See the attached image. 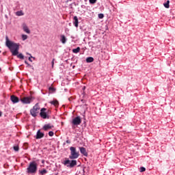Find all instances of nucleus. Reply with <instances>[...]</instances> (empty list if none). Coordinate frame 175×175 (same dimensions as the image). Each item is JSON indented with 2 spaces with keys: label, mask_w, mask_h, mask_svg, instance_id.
I'll use <instances>...</instances> for the list:
<instances>
[{
  "label": "nucleus",
  "mask_w": 175,
  "mask_h": 175,
  "mask_svg": "<svg viewBox=\"0 0 175 175\" xmlns=\"http://www.w3.org/2000/svg\"><path fill=\"white\" fill-rule=\"evenodd\" d=\"M2 116V112L0 111V117Z\"/></svg>",
  "instance_id": "nucleus-34"
},
{
  "label": "nucleus",
  "mask_w": 175,
  "mask_h": 175,
  "mask_svg": "<svg viewBox=\"0 0 175 175\" xmlns=\"http://www.w3.org/2000/svg\"><path fill=\"white\" fill-rule=\"evenodd\" d=\"M25 64H26V65H27V66H29V64L28 63V62L25 61Z\"/></svg>",
  "instance_id": "nucleus-32"
},
{
  "label": "nucleus",
  "mask_w": 175,
  "mask_h": 175,
  "mask_svg": "<svg viewBox=\"0 0 175 175\" xmlns=\"http://www.w3.org/2000/svg\"><path fill=\"white\" fill-rule=\"evenodd\" d=\"M86 62L88 64H91V62H94V57H89L86 58Z\"/></svg>",
  "instance_id": "nucleus-18"
},
{
  "label": "nucleus",
  "mask_w": 175,
  "mask_h": 175,
  "mask_svg": "<svg viewBox=\"0 0 175 175\" xmlns=\"http://www.w3.org/2000/svg\"><path fill=\"white\" fill-rule=\"evenodd\" d=\"M169 3H170V1L167 0L166 3H163V6L165 7L166 9H169V8H170V5H169Z\"/></svg>",
  "instance_id": "nucleus-19"
},
{
  "label": "nucleus",
  "mask_w": 175,
  "mask_h": 175,
  "mask_svg": "<svg viewBox=\"0 0 175 175\" xmlns=\"http://www.w3.org/2000/svg\"><path fill=\"white\" fill-rule=\"evenodd\" d=\"M38 172V163L36 161H31L26 170L27 174H36Z\"/></svg>",
  "instance_id": "nucleus-2"
},
{
  "label": "nucleus",
  "mask_w": 175,
  "mask_h": 175,
  "mask_svg": "<svg viewBox=\"0 0 175 175\" xmlns=\"http://www.w3.org/2000/svg\"><path fill=\"white\" fill-rule=\"evenodd\" d=\"M66 143H67V144H70V140L67 139V140L66 141Z\"/></svg>",
  "instance_id": "nucleus-30"
},
{
  "label": "nucleus",
  "mask_w": 175,
  "mask_h": 175,
  "mask_svg": "<svg viewBox=\"0 0 175 175\" xmlns=\"http://www.w3.org/2000/svg\"><path fill=\"white\" fill-rule=\"evenodd\" d=\"M39 110H40V107H39V104L36 103L33 109L30 110V114L32 117H36L38 116V113H39Z\"/></svg>",
  "instance_id": "nucleus-5"
},
{
  "label": "nucleus",
  "mask_w": 175,
  "mask_h": 175,
  "mask_svg": "<svg viewBox=\"0 0 175 175\" xmlns=\"http://www.w3.org/2000/svg\"><path fill=\"white\" fill-rule=\"evenodd\" d=\"M66 40H68V39H66V37H65L64 35H62L60 36V42H62L63 44H65V43H66Z\"/></svg>",
  "instance_id": "nucleus-16"
},
{
  "label": "nucleus",
  "mask_w": 175,
  "mask_h": 175,
  "mask_svg": "<svg viewBox=\"0 0 175 175\" xmlns=\"http://www.w3.org/2000/svg\"><path fill=\"white\" fill-rule=\"evenodd\" d=\"M49 103H51V105H53V106H55V107H58V106L59 105V103L57 100H53L52 101H50Z\"/></svg>",
  "instance_id": "nucleus-15"
},
{
  "label": "nucleus",
  "mask_w": 175,
  "mask_h": 175,
  "mask_svg": "<svg viewBox=\"0 0 175 175\" xmlns=\"http://www.w3.org/2000/svg\"><path fill=\"white\" fill-rule=\"evenodd\" d=\"M31 100H32L31 97H24L23 98L21 99V101L24 105H29V103H31Z\"/></svg>",
  "instance_id": "nucleus-8"
},
{
  "label": "nucleus",
  "mask_w": 175,
  "mask_h": 175,
  "mask_svg": "<svg viewBox=\"0 0 175 175\" xmlns=\"http://www.w3.org/2000/svg\"><path fill=\"white\" fill-rule=\"evenodd\" d=\"M10 100L12 102V103H18L20 102V99H18V97L12 95L10 96Z\"/></svg>",
  "instance_id": "nucleus-10"
},
{
  "label": "nucleus",
  "mask_w": 175,
  "mask_h": 175,
  "mask_svg": "<svg viewBox=\"0 0 175 175\" xmlns=\"http://www.w3.org/2000/svg\"><path fill=\"white\" fill-rule=\"evenodd\" d=\"M0 53H1V51H0Z\"/></svg>",
  "instance_id": "nucleus-37"
},
{
  "label": "nucleus",
  "mask_w": 175,
  "mask_h": 175,
  "mask_svg": "<svg viewBox=\"0 0 175 175\" xmlns=\"http://www.w3.org/2000/svg\"><path fill=\"white\" fill-rule=\"evenodd\" d=\"M5 46H7L10 50L12 55H17L18 54V50L20 49V44H17L13 41L9 40V37H5Z\"/></svg>",
  "instance_id": "nucleus-1"
},
{
  "label": "nucleus",
  "mask_w": 175,
  "mask_h": 175,
  "mask_svg": "<svg viewBox=\"0 0 175 175\" xmlns=\"http://www.w3.org/2000/svg\"><path fill=\"white\" fill-rule=\"evenodd\" d=\"M27 39H28V36H27L25 34H23L22 35V40H27Z\"/></svg>",
  "instance_id": "nucleus-23"
},
{
  "label": "nucleus",
  "mask_w": 175,
  "mask_h": 175,
  "mask_svg": "<svg viewBox=\"0 0 175 175\" xmlns=\"http://www.w3.org/2000/svg\"><path fill=\"white\" fill-rule=\"evenodd\" d=\"M52 66H54V61L52 62Z\"/></svg>",
  "instance_id": "nucleus-33"
},
{
  "label": "nucleus",
  "mask_w": 175,
  "mask_h": 175,
  "mask_svg": "<svg viewBox=\"0 0 175 175\" xmlns=\"http://www.w3.org/2000/svg\"><path fill=\"white\" fill-rule=\"evenodd\" d=\"M73 24L75 25V27H76V28H77L79 27V18H77V16H74L73 18Z\"/></svg>",
  "instance_id": "nucleus-13"
},
{
  "label": "nucleus",
  "mask_w": 175,
  "mask_h": 175,
  "mask_svg": "<svg viewBox=\"0 0 175 175\" xmlns=\"http://www.w3.org/2000/svg\"><path fill=\"white\" fill-rule=\"evenodd\" d=\"M49 91H55V89H54V88H49Z\"/></svg>",
  "instance_id": "nucleus-29"
},
{
  "label": "nucleus",
  "mask_w": 175,
  "mask_h": 175,
  "mask_svg": "<svg viewBox=\"0 0 175 175\" xmlns=\"http://www.w3.org/2000/svg\"><path fill=\"white\" fill-rule=\"evenodd\" d=\"M38 173H39V174H40V175H44V174H47L48 171H47V170H46V169H43V170H39V171H38Z\"/></svg>",
  "instance_id": "nucleus-17"
},
{
  "label": "nucleus",
  "mask_w": 175,
  "mask_h": 175,
  "mask_svg": "<svg viewBox=\"0 0 175 175\" xmlns=\"http://www.w3.org/2000/svg\"><path fill=\"white\" fill-rule=\"evenodd\" d=\"M16 55L18 58H20V59H24V55H23V53H19V54H17Z\"/></svg>",
  "instance_id": "nucleus-22"
},
{
  "label": "nucleus",
  "mask_w": 175,
  "mask_h": 175,
  "mask_svg": "<svg viewBox=\"0 0 175 175\" xmlns=\"http://www.w3.org/2000/svg\"><path fill=\"white\" fill-rule=\"evenodd\" d=\"M44 137V133L40 132V130H38L36 133V139H42Z\"/></svg>",
  "instance_id": "nucleus-12"
},
{
  "label": "nucleus",
  "mask_w": 175,
  "mask_h": 175,
  "mask_svg": "<svg viewBox=\"0 0 175 175\" xmlns=\"http://www.w3.org/2000/svg\"><path fill=\"white\" fill-rule=\"evenodd\" d=\"M79 151L82 155L84 157H88V152H87V150L84 147H79Z\"/></svg>",
  "instance_id": "nucleus-9"
},
{
  "label": "nucleus",
  "mask_w": 175,
  "mask_h": 175,
  "mask_svg": "<svg viewBox=\"0 0 175 175\" xmlns=\"http://www.w3.org/2000/svg\"><path fill=\"white\" fill-rule=\"evenodd\" d=\"M42 163H44V160H42Z\"/></svg>",
  "instance_id": "nucleus-35"
},
{
  "label": "nucleus",
  "mask_w": 175,
  "mask_h": 175,
  "mask_svg": "<svg viewBox=\"0 0 175 175\" xmlns=\"http://www.w3.org/2000/svg\"><path fill=\"white\" fill-rule=\"evenodd\" d=\"M31 58H33V57L31 55V57H29V61H30V62H32V59Z\"/></svg>",
  "instance_id": "nucleus-31"
},
{
  "label": "nucleus",
  "mask_w": 175,
  "mask_h": 175,
  "mask_svg": "<svg viewBox=\"0 0 175 175\" xmlns=\"http://www.w3.org/2000/svg\"><path fill=\"white\" fill-rule=\"evenodd\" d=\"M72 124L75 126H77L80 125V124H81V118L80 116H77V117L74 118L72 120Z\"/></svg>",
  "instance_id": "nucleus-7"
},
{
  "label": "nucleus",
  "mask_w": 175,
  "mask_h": 175,
  "mask_svg": "<svg viewBox=\"0 0 175 175\" xmlns=\"http://www.w3.org/2000/svg\"><path fill=\"white\" fill-rule=\"evenodd\" d=\"M16 16H24V12H23L22 10H21V11H17V12H16Z\"/></svg>",
  "instance_id": "nucleus-21"
},
{
  "label": "nucleus",
  "mask_w": 175,
  "mask_h": 175,
  "mask_svg": "<svg viewBox=\"0 0 175 175\" xmlns=\"http://www.w3.org/2000/svg\"><path fill=\"white\" fill-rule=\"evenodd\" d=\"M0 72H1V68H0Z\"/></svg>",
  "instance_id": "nucleus-36"
},
{
  "label": "nucleus",
  "mask_w": 175,
  "mask_h": 175,
  "mask_svg": "<svg viewBox=\"0 0 175 175\" xmlns=\"http://www.w3.org/2000/svg\"><path fill=\"white\" fill-rule=\"evenodd\" d=\"M64 165L67 166V167H75L77 165V161L72 159V160H65L64 161Z\"/></svg>",
  "instance_id": "nucleus-4"
},
{
  "label": "nucleus",
  "mask_w": 175,
  "mask_h": 175,
  "mask_svg": "<svg viewBox=\"0 0 175 175\" xmlns=\"http://www.w3.org/2000/svg\"><path fill=\"white\" fill-rule=\"evenodd\" d=\"M90 3L94 5V3H96V0H89Z\"/></svg>",
  "instance_id": "nucleus-24"
},
{
  "label": "nucleus",
  "mask_w": 175,
  "mask_h": 175,
  "mask_svg": "<svg viewBox=\"0 0 175 175\" xmlns=\"http://www.w3.org/2000/svg\"><path fill=\"white\" fill-rule=\"evenodd\" d=\"M23 29L24 32H26V33H31V31L29 30L28 26L25 23L23 24Z\"/></svg>",
  "instance_id": "nucleus-11"
},
{
  "label": "nucleus",
  "mask_w": 175,
  "mask_h": 175,
  "mask_svg": "<svg viewBox=\"0 0 175 175\" xmlns=\"http://www.w3.org/2000/svg\"><path fill=\"white\" fill-rule=\"evenodd\" d=\"M70 155L69 159H77L80 157V153L77 152L75 147H70Z\"/></svg>",
  "instance_id": "nucleus-3"
},
{
  "label": "nucleus",
  "mask_w": 175,
  "mask_h": 175,
  "mask_svg": "<svg viewBox=\"0 0 175 175\" xmlns=\"http://www.w3.org/2000/svg\"><path fill=\"white\" fill-rule=\"evenodd\" d=\"M103 17H105L103 14H98V18H103Z\"/></svg>",
  "instance_id": "nucleus-25"
},
{
  "label": "nucleus",
  "mask_w": 175,
  "mask_h": 175,
  "mask_svg": "<svg viewBox=\"0 0 175 175\" xmlns=\"http://www.w3.org/2000/svg\"><path fill=\"white\" fill-rule=\"evenodd\" d=\"M14 151H18L19 150L18 146H14Z\"/></svg>",
  "instance_id": "nucleus-28"
},
{
  "label": "nucleus",
  "mask_w": 175,
  "mask_h": 175,
  "mask_svg": "<svg viewBox=\"0 0 175 175\" xmlns=\"http://www.w3.org/2000/svg\"><path fill=\"white\" fill-rule=\"evenodd\" d=\"M46 108H42L40 109V116L41 117V118H43L44 120L50 118V116H49V112L50 111H48L47 112H46Z\"/></svg>",
  "instance_id": "nucleus-6"
},
{
  "label": "nucleus",
  "mask_w": 175,
  "mask_h": 175,
  "mask_svg": "<svg viewBox=\"0 0 175 175\" xmlns=\"http://www.w3.org/2000/svg\"><path fill=\"white\" fill-rule=\"evenodd\" d=\"M49 135L51 136V137L54 136V132H53V131H49Z\"/></svg>",
  "instance_id": "nucleus-27"
},
{
  "label": "nucleus",
  "mask_w": 175,
  "mask_h": 175,
  "mask_svg": "<svg viewBox=\"0 0 175 175\" xmlns=\"http://www.w3.org/2000/svg\"><path fill=\"white\" fill-rule=\"evenodd\" d=\"M72 53L75 54H77V53H80V47H77V49H72Z\"/></svg>",
  "instance_id": "nucleus-20"
},
{
  "label": "nucleus",
  "mask_w": 175,
  "mask_h": 175,
  "mask_svg": "<svg viewBox=\"0 0 175 175\" xmlns=\"http://www.w3.org/2000/svg\"><path fill=\"white\" fill-rule=\"evenodd\" d=\"M51 128H54V126L50 124H45L44 126H43V129L44 131H49V129H51Z\"/></svg>",
  "instance_id": "nucleus-14"
},
{
  "label": "nucleus",
  "mask_w": 175,
  "mask_h": 175,
  "mask_svg": "<svg viewBox=\"0 0 175 175\" xmlns=\"http://www.w3.org/2000/svg\"><path fill=\"white\" fill-rule=\"evenodd\" d=\"M140 172H146V167H140Z\"/></svg>",
  "instance_id": "nucleus-26"
}]
</instances>
